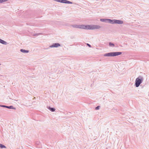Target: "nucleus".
<instances>
[{
    "label": "nucleus",
    "instance_id": "nucleus-19",
    "mask_svg": "<svg viewBox=\"0 0 149 149\" xmlns=\"http://www.w3.org/2000/svg\"><path fill=\"white\" fill-rule=\"evenodd\" d=\"M54 0L57 2H59V1H60V0Z\"/></svg>",
    "mask_w": 149,
    "mask_h": 149
},
{
    "label": "nucleus",
    "instance_id": "nucleus-17",
    "mask_svg": "<svg viewBox=\"0 0 149 149\" xmlns=\"http://www.w3.org/2000/svg\"><path fill=\"white\" fill-rule=\"evenodd\" d=\"M100 106H97L96 108H95V109L96 110H98L100 109Z\"/></svg>",
    "mask_w": 149,
    "mask_h": 149
},
{
    "label": "nucleus",
    "instance_id": "nucleus-10",
    "mask_svg": "<svg viewBox=\"0 0 149 149\" xmlns=\"http://www.w3.org/2000/svg\"><path fill=\"white\" fill-rule=\"evenodd\" d=\"M20 51L22 52L23 53H28L29 52V51L28 50H26L25 49H21L20 50Z\"/></svg>",
    "mask_w": 149,
    "mask_h": 149
},
{
    "label": "nucleus",
    "instance_id": "nucleus-9",
    "mask_svg": "<svg viewBox=\"0 0 149 149\" xmlns=\"http://www.w3.org/2000/svg\"><path fill=\"white\" fill-rule=\"evenodd\" d=\"M0 43L2 44L6 45L7 44V43L5 41L2 40L0 38Z\"/></svg>",
    "mask_w": 149,
    "mask_h": 149
},
{
    "label": "nucleus",
    "instance_id": "nucleus-18",
    "mask_svg": "<svg viewBox=\"0 0 149 149\" xmlns=\"http://www.w3.org/2000/svg\"><path fill=\"white\" fill-rule=\"evenodd\" d=\"M87 45L90 47H91V46L89 44L87 43Z\"/></svg>",
    "mask_w": 149,
    "mask_h": 149
},
{
    "label": "nucleus",
    "instance_id": "nucleus-14",
    "mask_svg": "<svg viewBox=\"0 0 149 149\" xmlns=\"http://www.w3.org/2000/svg\"><path fill=\"white\" fill-rule=\"evenodd\" d=\"M109 45L110 47H114V44H113V43L111 42H110L109 43Z\"/></svg>",
    "mask_w": 149,
    "mask_h": 149
},
{
    "label": "nucleus",
    "instance_id": "nucleus-4",
    "mask_svg": "<svg viewBox=\"0 0 149 149\" xmlns=\"http://www.w3.org/2000/svg\"><path fill=\"white\" fill-rule=\"evenodd\" d=\"M61 46V45L58 43H54L50 46V47H58Z\"/></svg>",
    "mask_w": 149,
    "mask_h": 149
},
{
    "label": "nucleus",
    "instance_id": "nucleus-16",
    "mask_svg": "<svg viewBox=\"0 0 149 149\" xmlns=\"http://www.w3.org/2000/svg\"><path fill=\"white\" fill-rule=\"evenodd\" d=\"M8 0H0V3H2L3 2H6Z\"/></svg>",
    "mask_w": 149,
    "mask_h": 149
},
{
    "label": "nucleus",
    "instance_id": "nucleus-3",
    "mask_svg": "<svg viewBox=\"0 0 149 149\" xmlns=\"http://www.w3.org/2000/svg\"><path fill=\"white\" fill-rule=\"evenodd\" d=\"M143 80V78L141 76H139L136 79L135 86L136 87H138L142 83Z\"/></svg>",
    "mask_w": 149,
    "mask_h": 149
},
{
    "label": "nucleus",
    "instance_id": "nucleus-20",
    "mask_svg": "<svg viewBox=\"0 0 149 149\" xmlns=\"http://www.w3.org/2000/svg\"><path fill=\"white\" fill-rule=\"evenodd\" d=\"M1 65V64L0 63V65Z\"/></svg>",
    "mask_w": 149,
    "mask_h": 149
},
{
    "label": "nucleus",
    "instance_id": "nucleus-8",
    "mask_svg": "<svg viewBox=\"0 0 149 149\" xmlns=\"http://www.w3.org/2000/svg\"><path fill=\"white\" fill-rule=\"evenodd\" d=\"M107 23H110L112 24H115V19H108V22Z\"/></svg>",
    "mask_w": 149,
    "mask_h": 149
},
{
    "label": "nucleus",
    "instance_id": "nucleus-13",
    "mask_svg": "<svg viewBox=\"0 0 149 149\" xmlns=\"http://www.w3.org/2000/svg\"><path fill=\"white\" fill-rule=\"evenodd\" d=\"M0 148H7L4 145L2 144H0Z\"/></svg>",
    "mask_w": 149,
    "mask_h": 149
},
{
    "label": "nucleus",
    "instance_id": "nucleus-11",
    "mask_svg": "<svg viewBox=\"0 0 149 149\" xmlns=\"http://www.w3.org/2000/svg\"><path fill=\"white\" fill-rule=\"evenodd\" d=\"M108 19H101L100 21L102 22H106L107 23L108 22Z\"/></svg>",
    "mask_w": 149,
    "mask_h": 149
},
{
    "label": "nucleus",
    "instance_id": "nucleus-5",
    "mask_svg": "<svg viewBox=\"0 0 149 149\" xmlns=\"http://www.w3.org/2000/svg\"><path fill=\"white\" fill-rule=\"evenodd\" d=\"M59 2L65 3H72V2L66 0H60Z\"/></svg>",
    "mask_w": 149,
    "mask_h": 149
},
{
    "label": "nucleus",
    "instance_id": "nucleus-15",
    "mask_svg": "<svg viewBox=\"0 0 149 149\" xmlns=\"http://www.w3.org/2000/svg\"><path fill=\"white\" fill-rule=\"evenodd\" d=\"M42 33H39L34 34L33 35V36H38L39 35H42Z\"/></svg>",
    "mask_w": 149,
    "mask_h": 149
},
{
    "label": "nucleus",
    "instance_id": "nucleus-2",
    "mask_svg": "<svg viewBox=\"0 0 149 149\" xmlns=\"http://www.w3.org/2000/svg\"><path fill=\"white\" fill-rule=\"evenodd\" d=\"M122 53L121 52H111L105 54H104V56H114L120 55Z\"/></svg>",
    "mask_w": 149,
    "mask_h": 149
},
{
    "label": "nucleus",
    "instance_id": "nucleus-7",
    "mask_svg": "<svg viewBox=\"0 0 149 149\" xmlns=\"http://www.w3.org/2000/svg\"><path fill=\"white\" fill-rule=\"evenodd\" d=\"M123 23V21L115 19V24H122Z\"/></svg>",
    "mask_w": 149,
    "mask_h": 149
},
{
    "label": "nucleus",
    "instance_id": "nucleus-1",
    "mask_svg": "<svg viewBox=\"0 0 149 149\" xmlns=\"http://www.w3.org/2000/svg\"><path fill=\"white\" fill-rule=\"evenodd\" d=\"M74 28H78L86 29H99L101 26L97 25H84L74 24L72 25Z\"/></svg>",
    "mask_w": 149,
    "mask_h": 149
},
{
    "label": "nucleus",
    "instance_id": "nucleus-6",
    "mask_svg": "<svg viewBox=\"0 0 149 149\" xmlns=\"http://www.w3.org/2000/svg\"><path fill=\"white\" fill-rule=\"evenodd\" d=\"M0 107H6V108L9 109H15L16 108L13 107L12 106H8L5 105H0Z\"/></svg>",
    "mask_w": 149,
    "mask_h": 149
},
{
    "label": "nucleus",
    "instance_id": "nucleus-12",
    "mask_svg": "<svg viewBox=\"0 0 149 149\" xmlns=\"http://www.w3.org/2000/svg\"><path fill=\"white\" fill-rule=\"evenodd\" d=\"M48 109L52 112L54 111L55 110V109L54 108H51L50 107H48Z\"/></svg>",
    "mask_w": 149,
    "mask_h": 149
}]
</instances>
